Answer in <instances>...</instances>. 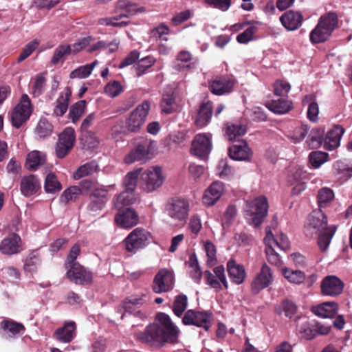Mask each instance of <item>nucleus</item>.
<instances>
[{
    "label": "nucleus",
    "mask_w": 352,
    "mask_h": 352,
    "mask_svg": "<svg viewBox=\"0 0 352 352\" xmlns=\"http://www.w3.org/2000/svg\"><path fill=\"white\" fill-rule=\"evenodd\" d=\"M309 128L307 125L302 124L295 128L290 135V138L294 143L302 141L307 135Z\"/></svg>",
    "instance_id": "61"
},
{
    "label": "nucleus",
    "mask_w": 352,
    "mask_h": 352,
    "mask_svg": "<svg viewBox=\"0 0 352 352\" xmlns=\"http://www.w3.org/2000/svg\"><path fill=\"white\" fill-rule=\"evenodd\" d=\"M280 20L285 28L289 30H295L301 25L302 16L299 12L290 10L283 14Z\"/></svg>",
    "instance_id": "26"
},
{
    "label": "nucleus",
    "mask_w": 352,
    "mask_h": 352,
    "mask_svg": "<svg viewBox=\"0 0 352 352\" xmlns=\"http://www.w3.org/2000/svg\"><path fill=\"white\" fill-rule=\"evenodd\" d=\"M151 34V36L155 39L167 41V35L169 34V28L165 24L161 23L157 27L153 29Z\"/></svg>",
    "instance_id": "58"
},
{
    "label": "nucleus",
    "mask_w": 352,
    "mask_h": 352,
    "mask_svg": "<svg viewBox=\"0 0 352 352\" xmlns=\"http://www.w3.org/2000/svg\"><path fill=\"white\" fill-rule=\"evenodd\" d=\"M189 203L184 199H177V220L184 224L188 215Z\"/></svg>",
    "instance_id": "56"
},
{
    "label": "nucleus",
    "mask_w": 352,
    "mask_h": 352,
    "mask_svg": "<svg viewBox=\"0 0 352 352\" xmlns=\"http://www.w3.org/2000/svg\"><path fill=\"white\" fill-rule=\"evenodd\" d=\"M45 189L47 192H56L61 190V184L55 174L51 173L46 176Z\"/></svg>",
    "instance_id": "51"
},
{
    "label": "nucleus",
    "mask_w": 352,
    "mask_h": 352,
    "mask_svg": "<svg viewBox=\"0 0 352 352\" xmlns=\"http://www.w3.org/2000/svg\"><path fill=\"white\" fill-rule=\"evenodd\" d=\"M334 198L333 190L328 188H323L318 191V202L319 206L323 207Z\"/></svg>",
    "instance_id": "55"
},
{
    "label": "nucleus",
    "mask_w": 352,
    "mask_h": 352,
    "mask_svg": "<svg viewBox=\"0 0 352 352\" xmlns=\"http://www.w3.org/2000/svg\"><path fill=\"white\" fill-rule=\"evenodd\" d=\"M246 128L241 124H232L228 126L226 131V135L230 140H233L237 137L244 135Z\"/></svg>",
    "instance_id": "54"
},
{
    "label": "nucleus",
    "mask_w": 352,
    "mask_h": 352,
    "mask_svg": "<svg viewBox=\"0 0 352 352\" xmlns=\"http://www.w3.org/2000/svg\"><path fill=\"white\" fill-rule=\"evenodd\" d=\"M324 131L319 128H314L306 141L310 148H316L321 146L323 140Z\"/></svg>",
    "instance_id": "43"
},
{
    "label": "nucleus",
    "mask_w": 352,
    "mask_h": 352,
    "mask_svg": "<svg viewBox=\"0 0 352 352\" xmlns=\"http://www.w3.org/2000/svg\"><path fill=\"white\" fill-rule=\"evenodd\" d=\"M72 96V89L67 87L64 91L60 94L56 101V106L54 109L53 114L57 117L63 116L67 111L69 100Z\"/></svg>",
    "instance_id": "25"
},
{
    "label": "nucleus",
    "mask_w": 352,
    "mask_h": 352,
    "mask_svg": "<svg viewBox=\"0 0 352 352\" xmlns=\"http://www.w3.org/2000/svg\"><path fill=\"white\" fill-rule=\"evenodd\" d=\"M31 113L30 100L28 95L23 94L20 102L15 107L12 113L11 120L12 125L17 129L19 128L27 121Z\"/></svg>",
    "instance_id": "6"
},
{
    "label": "nucleus",
    "mask_w": 352,
    "mask_h": 352,
    "mask_svg": "<svg viewBox=\"0 0 352 352\" xmlns=\"http://www.w3.org/2000/svg\"><path fill=\"white\" fill-rule=\"evenodd\" d=\"M53 129V125L45 118H41L34 129V133L39 139H45L52 135Z\"/></svg>",
    "instance_id": "37"
},
{
    "label": "nucleus",
    "mask_w": 352,
    "mask_h": 352,
    "mask_svg": "<svg viewBox=\"0 0 352 352\" xmlns=\"http://www.w3.org/2000/svg\"><path fill=\"white\" fill-rule=\"evenodd\" d=\"M175 88L173 87H167L164 91L161 102L162 111L166 114L173 111V105L175 103Z\"/></svg>",
    "instance_id": "31"
},
{
    "label": "nucleus",
    "mask_w": 352,
    "mask_h": 352,
    "mask_svg": "<svg viewBox=\"0 0 352 352\" xmlns=\"http://www.w3.org/2000/svg\"><path fill=\"white\" fill-rule=\"evenodd\" d=\"M149 110L150 103L148 101H144L139 104L126 120L127 129L131 132L139 131L146 120Z\"/></svg>",
    "instance_id": "4"
},
{
    "label": "nucleus",
    "mask_w": 352,
    "mask_h": 352,
    "mask_svg": "<svg viewBox=\"0 0 352 352\" xmlns=\"http://www.w3.org/2000/svg\"><path fill=\"white\" fill-rule=\"evenodd\" d=\"M80 195V189L77 186L68 188L61 194L60 202L63 204H67L70 201H74Z\"/></svg>",
    "instance_id": "47"
},
{
    "label": "nucleus",
    "mask_w": 352,
    "mask_h": 352,
    "mask_svg": "<svg viewBox=\"0 0 352 352\" xmlns=\"http://www.w3.org/2000/svg\"><path fill=\"white\" fill-rule=\"evenodd\" d=\"M116 223L122 228H131L135 226L138 222V215L136 212L131 208H126L125 210H119L115 217Z\"/></svg>",
    "instance_id": "19"
},
{
    "label": "nucleus",
    "mask_w": 352,
    "mask_h": 352,
    "mask_svg": "<svg viewBox=\"0 0 352 352\" xmlns=\"http://www.w3.org/2000/svg\"><path fill=\"white\" fill-rule=\"evenodd\" d=\"M46 83V78L43 74H38L35 79L34 85L32 87L34 97L40 96L45 90Z\"/></svg>",
    "instance_id": "59"
},
{
    "label": "nucleus",
    "mask_w": 352,
    "mask_h": 352,
    "mask_svg": "<svg viewBox=\"0 0 352 352\" xmlns=\"http://www.w3.org/2000/svg\"><path fill=\"white\" fill-rule=\"evenodd\" d=\"M76 324L74 322H68L58 329L54 333V337L62 342H70L75 335Z\"/></svg>",
    "instance_id": "29"
},
{
    "label": "nucleus",
    "mask_w": 352,
    "mask_h": 352,
    "mask_svg": "<svg viewBox=\"0 0 352 352\" xmlns=\"http://www.w3.org/2000/svg\"><path fill=\"white\" fill-rule=\"evenodd\" d=\"M328 227L327 217L322 210H314L307 219L305 232L307 236L313 237Z\"/></svg>",
    "instance_id": "7"
},
{
    "label": "nucleus",
    "mask_w": 352,
    "mask_h": 352,
    "mask_svg": "<svg viewBox=\"0 0 352 352\" xmlns=\"http://www.w3.org/2000/svg\"><path fill=\"white\" fill-rule=\"evenodd\" d=\"M224 191V185L222 182L216 181L212 182L203 195V203L207 206H213L221 197Z\"/></svg>",
    "instance_id": "16"
},
{
    "label": "nucleus",
    "mask_w": 352,
    "mask_h": 352,
    "mask_svg": "<svg viewBox=\"0 0 352 352\" xmlns=\"http://www.w3.org/2000/svg\"><path fill=\"white\" fill-rule=\"evenodd\" d=\"M40 261V255L38 251L33 250L25 260L24 270L27 272L34 271Z\"/></svg>",
    "instance_id": "52"
},
{
    "label": "nucleus",
    "mask_w": 352,
    "mask_h": 352,
    "mask_svg": "<svg viewBox=\"0 0 352 352\" xmlns=\"http://www.w3.org/2000/svg\"><path fill=\"white\" fill-rule=\"evenodd\" d=\"M40 188L38 179L33 175L25 176L21 181V192L25 197H30L35 193Z\"/></svg>",
    "instance_id": "24"
},
{
    "label": "nucleus",
    "mask_w": 352,
    "mask_h": 352,
    "mask_svg": "<svg viewBox=\"0 0 352 352\" xmlns=\"http://www.w3.org/2000/svg\"><path fill=\"white\" fill-rule=\"evenodd\" d=\"M291 89L290 85L283 80H277L274 84V94L279 96H285Z\"/></svg>",
    "instance_id": "64"
},
{
    "label": "nucleus",
    "mask_w": 352,
    "mask_h": 352,
    "mask_svg": "<svg viewBox=\"0 0 352 352\" xmlns=\"http://www.w3.org/2000/svg\"><path fill=\"white\" fill-rule=\"evenodd\" d=\"M98 64V61L95 60L91 64H87L84 66L79 67L78 68L72 71L70 74L71 78H85L88 77L92 72L94 67Z\"/></svg>",
    "instance_id": "48"
},
{
    "label": "nucleus",
    "mask_w": 352,
    "mask_h": 352,
    "mask_svg": "<svg viewBox=\"0 0 352 352\" xmlns=\"http://www.w3.org/2000/svg\"><path fill=\"white\" fill-rule=\"evenodd\" d=\"M154 59L151 56H146L140 59L135 65L138 76H140L142 75L147 69L154 64Z\"/></svg>",
    "instance_id": "60"
},
{
    "label": "nucleus",
    "mask_w": 352,
    "mask_h": 352,
    "mask_svg": "<svg viewBox=\"0 0 352 352\" xmlns=\"http://www.w3.org/2000/svg\"><path fill=\"white\" fill-rule=\"evenodd\" d=\"M86 103L85 100H82L74 103L70 107L69 117L72 119L74 123L76 122L85 113Z\"/></svg>",
    "instance_id": "46"
},
{
    "label": "nucleus",
    "mask_w": 352,
    "mask_h": 352,
    "mask_svg": "<svg viewBox=\"0 0 352 352\" xmlns=\"http://www.w3.org/2000/svg\"><path fill=\"white\" fill-rule=\"evenodd\" d=\"M344 129L340 125H335L330 129L324 139V146L328 150H333L340 146Z\"/></svg>",
    "instance_id": "21"
},
{
    "label": "nucleus",
    "mask_w": 352,
    "mask_h": 352,
    "mask_svg": "<svg viewBox=\"0 0 352 352\" xmlns=\"http://www.w3.org/2000/svg\"><path fill=\"white\" fill-rule=\"evenodd\" d=\"M309 162L314 168H319L328 160V154L322 151H313L309 155Z\"/></svg>",
    "instance_id": "53"
},
{
    "label": "nucleus",
    "mask_w": 352,
    "mask_h": 352,
    "mask_svg": "<svg viewBox=\"0 0 352 352\" xmlns=\"http://www.w3.org/2000/svg\"><path fill=\"white\" fill-rule=\"evenodd\" d=\"M268 203L267 198L261 196L246 201L245 217L248 222L254 226H259L267 214Z\"/></svg>",
    "instance_id": "2"
},
{
    "label": "nucleus",
    "mask_w": 352,
    "mask_h": 352,
    "mask_svg": "<svg viewBox=\"0 0 352 352\" xmlns=\"http://www.w3.org/2000/svg\"><path fill=\"white\" fill-rule=\"evenodd\" d=\"M150 237L146 230L140 228L134 229L124 240L126 250L133 252L144 248L148 243Z\"/></svg>",
    "instance_id": "9"
},
{
    "label": "nucleus",
    "mask_w": 352,
    "mask_h": 352,
    "mask_svg": "<svg viewBox=\"0 0 352 352\" xmlns=\"http://www.w3.org/2000/svg\"><path fill=\"white\" fill-rule=\"evenodd\" d=\"M273 280L274 277L272 269L266 263H263L260 272L252 281V292L254 294H258L263 289L269 287L273 283Z\"/></svg>",
    "instance_id": "10"
},
{
    "label": "nucleus",
    "mask_w": 352,
    "mask_h": 352,
    "mask_svg": "<svg viewBox=\"0 0 352 352\" xmlns=\"http://www.w3.org/2000/svg\"><path fill=\"white\" fill-rule=\"evenodd\" d=\"M302 104H308L307 109V118L313 122H316L318 120L319 107L318 103L316 102V97L314 95H307L302 99Z\"/></svg>",
    "instance_id": "32"
},
{
    "label": "nucleus",
    "mask_w": 352,
    "mask_h": 352,
    "mask_svg": "<svg viewBox=\"0 0 352 352\" xmlns=\"http://www.w3.org/2000/svg\"><path fill=\"white\" fill-rule=\"evenodd\" d=\"M76 140L75 131L72 127H67L58 137L56 144V155L58 158L65 157L74 146Z\"/></svg>",
    "instance_id": "8"
},
{
    "label": "nucleus",
    "mask_w": 352,
    "mask_h": 352,
    "mask_svg": "<svg viewBox=\"0 0 352 352\" xmlns=\"http://www.w3.org/2000/svg\"><path fill=\"white\" fill-rule=\"evenodd\" d=\"M344 287L343 281L336 276H325L321 281V293L324 296L336 297L340 295Z\"/></svg>",
    "instance_id": "11"
},
{
    "label": "nucleus",
    "mask_w": 352,
    "mask_h": 352,
    "mask_svg": "<svg viewBox=\"0 0 352 352\" xmlns=\"http://www.w3.org/2000/svg\"><path fill=\"white\" fill-rule=\"evenodd\" d=\"M142 168H139L126 174L124 178L123 184L126 191L133 192L136 188L138 176L142 172Z\"/></svg>",
    "instance_id": "41"
},
{
    "label": "nucleus",
    "mask_w": 352,
    "mask_h": 352,
    "mask_svg": "<svg viewBox=\"0 0 352 352\" xmlns=\"http://www.w3.org/2000/svg\"><path fill=\"white\" fill-rule=\"evenodd\" d=\"M67 269V278L78 285L89 284L92 280V274L79 263H74Z\"/></svg>",
    "instance_id": "12"
},
{
    "label": "nucleus",
    "mask_w": 352,
    "mask_h": 352,
    "mask_svg": "<svg viewBox=\"0 0 352 352\" xmlns=\"http://www.w3.org/2000/svg\"><path fill=\"white\" fill-rule=\"evenodd\" d=\"M331 35L330 32L317 24L316 28L310 32L309 38L312 43H320L327 41Z\"/></svg>",
    "instance_id": "39"
},
{
    "label": "nucleus",
    "mask_w": 352,
    "mask_h": 352,
    "mask_svg": "<svg viewBox=\"0 0 352 352\" xmlns=\"http://www.w3.org/2000/svg\"><path fill=\"white\" fill-rule=\"evenodd\" d=\"M117 11H124L125 13L121 14L122 17H128L129 16L135 15L139 13H144L146 11V8L140 6L135 3H133L126 0H118L116 5Z\"/></svg>",
    "instance_id": "22"
},
{
    "label": "nucleus",
    "mask_w": 352,
    "mask_h": 352,
    "mask_svg": "<svg viewBox=\"0 0 352 352\" xmlns=\"http://www.w3.org/2000/svg\"><path fill=\"white\" fill-rule=\"evenodd\" d=\"M153 142H144L142 144H140L137 147L132 150L128 155L124 157V162L126 164H132L136 161L146 162L150 160L151 148Z\"/></svg>",
    "instance_id": "15"
},
{
    "label": "nucleus",
    "mask_w": 352,
    "mask_h": 352,
    "mask_svg": "<svg viewBox=\"0 0 352 352\" xmlns=\"http://www.w3.org/2000/svg\"><path fill=\"white\" fill-rule=\"evenodd\" d=\"M135 338L142 344L160 348L166 343L175 342L176 326L168 314L160 312L156 314L155 322L135 333Z\"/></svg>",
    "instance_id": "1"
},
{
    "label": "nucleus",
    "mask_w": 352,
    "mask_h": 352,
    "mask_svg": "<svg viewBox=\"0 0 352 352\" xmlns=\"http://www.w3.org/2000/svg\"><path fill=\"white\" fill-rule=\"evenodd\" d=\"M235 79L233 76H223L217 77L210 84L211 92L217 96L229 94L232 91Z\"/></svg>",
    "instance_id": "14"
},
{
    "label": "nucleus",
    "mask_w": 352,
    "mask_h": 352,
    "mask_svg": "<svg viewBox=\"0 0 352 352\" xmlns=\"http://www.w3.org/2000/svg\"><path fill=\"white\" fill-rule=\"evenodd\" d=\"M227 270L234 283L240 285L244 282L246 273L243 265L237 264L234 260H230L227 263Z\"/></svg>",
    "instance_id": "23"
},
{
    "label": "nucleus",
    "mask_w": 352,
    "mask_h": 352,
    "mask_svg": "<svg viewBox=\"0 0 352 352\" xmlns=\"http://www.w3.org/2000/svg\"><path fill=\"white\" fill-rule=\"evenodd\" d=\"M98 168V164L95 161H91L80 166L74 173V178L79 179L83 177H86L94 173Z\"/></svg>",
    "instance_id": "42"
},
{
    "label": "nucleus",
    "mask_w": 352,
    "mask_h": 352,
    "mask_svg": "<svg viewBox=\"0 0 352 352\" xmlns=\"http://www.w3.org/2000/svg\"><path fill=\"white\" fill-rule=\"evenodd\" d=\"M266 236L264 239L265 245H270L278 248L281 250H287L290 247L289 241L286 235L283 233H280L274 236L270 227L265 229Z\"/></svg>",
    "instance_id": "18"
},
{
    "label": "nucleus",
    "mask_w": 352,
    "mask_h": 352,
    "mask_svg": "<svg viewBox=\"0 0 352 352\" xmlns=\"http://www.w3.org/2000/svg\"><path fill=\"white\" fill-rule=\"evenodd\" d=\"M143 304V300L140 298H131L126 299L122 302L121 309L124 310L121 318L123 319L125 314L129 313L132 314L137 310V308Z\"/></svg>",
    "instance_id": "45"
},
{
    "label": "nucleus",
    "mask_w": 352,
    "mask_h": 352,
    "mask_svg": "<svg viewBox=\"0 0 352 352\" xmlns=\"http://www.w3.org/2000/svg\"><path fill=\"white\" fill-rule=\"evenodd\" d=\"M81 133L82 140L89 149H94L98 146L100 140L94 131L91 130L81 132Z\"/></svg>",
    "instance_id": "49"
},
{
    "label": "nucleus",
    "mask_w": 352,
    "mask_h": 352,
    "mask_svg": "<svg viewBox=\"0 0 352 352\" xmlns=\"http://www.w3.org/2000/svg\"><path fill=\"white\" fill-rule=\"evenodd\" d=\"M318 24L332 34L334 30L338 27V15L333 12L323 14L320 17Z\"/></svg>",
    "instance_id": "34"
},
{
    "label": "nucleus",
    "mask_w": 352,
    "mask_h": 352,
    "mask_svg": "<svg viewBox=\"0 0 352 352\" xmlns=\"http://www.w3.org/2000/svg\"><path fill=\"white\" fill-rule=\"evenodd\" d=\"M211 149L210 138L205 133L197 134L192 142L191 153L200 158L207 157Z\"/></svg>",
    "instance_id": "13"
},
{
    "label": "nucleus",
    "mask_w": 352,
    "mask_h": 352,
    "mask_svg": "<svg viewBox=\"0 0 352 352\" xmlns=\"http://www.w3.org/2000/svg\"><path fill=\"white\" fill-rule=\"evenodd\" d=\"M72 54V48L69 45H60L55 49L51 62L53 65L58 64L65 56Z\"/></svg>",
    "instance_id": "50"
},
{
    "label": "nucleus",
    "mask_w": 352,
    "mask_h": 352,
    "mask_svg": "<svg viewBox=\"0 0 352 352\" xmlns=\"http://www.w3.org/2000/svg\"><path fill=\"white\" fill-rule=\"evenodd\" d=\"M218 174L221 178H229L234 175V169L228 166L226 160L219 161L217 166Z\"/></svg>",
    "instance_id": "62"
},
{
    "label": "nucleus",
    "mask_w": 352,
    "mask_h": 352,
    "mask_svg": "<svg viewBox=\"0 0 352 352\" xmlns=\"http://www.w3.org/2000/svg\"><path fill=\"white\" fill-rule=\"evenodd\" d=\"M173 271L166 268L160 269L154 277L152 290L156 294L167 292L173 289Z\"/></svg>",
    "instance_id": "5"
},
{
    "label": "nucleus",
    "mask_w": 352,
    "mask_h": 352,
    "mask_svg": "<svg viewBox=\"0 0 352 352\" xmlns=\"http://www.w3.org/2000/svg\"><path fill=\"white\" fill-rule=\"evenodd\" d=\"M204 250L206 253L208 260L207 263L209 266H213L216 261V248L210 241H206L204 243Z\"/></svg>",
    "instance_id": "63"
},
{
    "label": "nucleus",
    "mask_w": 352,
    "mask_h": 352,
    "mask_svg": "<svg viewBox=\"0 0 352 352\" xmlns=\"http://www.w3.org/2000/svg\"><path fill=\"white\" fill-rule=\"evenodd\" d=\"M212 324V314L210 312H195V324L199 327H203L208 331Z\"/></svg>",
    "instance_id": "44"
},
{
    "label": "nucleus",
    "mask_w": 352,
    "mask_h": 352,
    "mask_svg": "<svg viewBox=\"0 0 352 352\" xmlns=\"http://www.w3.org/2000/svg\"><path fill=\"white\" fill-rule=\"evenodd\" d=\"M281 272L284 278L292 284H301L305 279V274L300 270H294L288 267H284Z\"/></svg>",
    "instance_id": "38"
},
{
    "label": "nucleus",
    "mask_w": 352,
    "mask_h": 352,
    "mask_svg": "<svg viewBox=\"0 0 352 352\" xmlns=\"http://www.w3.org/2000/svg\"><path fill=\"white\" fill-rule=\"evenodd\" d=\"M266 107L276 114H284L292 109V102L285 99L272 100L266 104Z\"/></svg>",
    "instance_id": "35"
},
{
    "label": "nucleus",
    "mask_w": 352,
    "mask_h": 352,
    "mask_svg": "<svg viewBox=\"0 0 352 352\" xmlns=\"http://www.w3.org/2000/svg\"><path fill=\"white\" fill-rule=\"evenodd\" d=\"M45 162L46 155L45 153L38 151H33L28 154L25 166L28 170L34 171L43 166Z\"/></svg>",
    "instance_id": "27"
},
{
    "label": "nucleus",
    "mask_w": 352,
    "mask_h": 352,
    "mask_svg": "<svg viewBox=\"0 0 352 352\" xmlns=\"http://www.w3.org/2000/svg\"><path fill=\"white\" fill-rule=\"evenodd\" d=\"M338 305L335 302H326L315 307L314 313L321 318H333L338 312Z\"/></svg>",
    "instance_id": "30"
},
{
    "label": "nucleus",
    "mask_w": 352,
    "mask_h": 352,
    "mask_svg": "<svg viewBox=\"0 0 352 352\" xmlns=\"http://www.w3.org/2000/svg\"><path fill=\"white\" fill-rule=\"evenodd\" d=\"M21 237L13 233L4 239L0 243V251L6 255H12L19 253L22 250Z\"/></svg>",
    "instance_id": "17"
},
{
    "label": "nucleus",
    "mask_w": 352,
    "mask_h": 352,
    "mask_svg": "<svg viewBox=\"0 0 352 352\" xmlns=\"http://www.w3.org/2000/svg\"><path fill=\"white\" fill-rule=\"evenodd\" d=\"M275 311L279 315L284 314L286 317L291 318L296 313L297 306L294 302L285 300L276 307Z\"/></svg>",
    "instance_id": "40"
},
{
    "label": "nucleus",
    "mask_w": 352,
    "mask_h": 352,
    "mask_svg": "<svg viewBox=\"0 0 352 352\" xmlns=\"http://www.w3.org/2000/svg\"><path fill=\"white\" fill-rule=\"evenodd\" d=\"M164 177L160 166H153L145 170L140 176V188L146 192L158 189L164 183Z\"/></svg>",
    "instance_id": "3"
},
{
    "label": "nucleus",
    "mask_w": 352,
    "mask_h": 352,
    "mask_svg": "<svg viewBox=\"0 0 352 352\" xmlns=\"http://www.w3.org/2000/svg\"><path fill=\"white\" fill-rule=\"evenodd\" d=\"M136 201L137 197L133 192L124 190L117 196L114 206L118 210H125V206L133 204Z\"/></svg>",
    "instance_id": "36"
},
{
    "label": "nucleus",
    "mask_w": 352,
    "mask_h": 352,
    "mask_svg": "<svg viewBox=\"0 0 352 352\" xmlns=\"http://www.w3.org/2000/svg\"><path fill=\"white\" fill-rule=\"evenodd\" d=\"M336 230V226H330L318 233V244L321 251L325 252L328 249Z\"/></svg>",
    "instance_id": "33"
},
{
    "label": "nucleus",
    "mask_w": 352,
    "mask_h": 352,
    "mask_svg": "<svg viewBox=\"0 0 352 352\" xmlns=\"http://www.w3.org/2000/svg\"><path fill=\"white\" fill-rule=\"evenodd\" d=\"M1 324V327L4 330L8 331L13 336L25 330V328L22 324L14 322L12 320H3Z\"/></svg>",
    "instance_id": "57"
},
{
    "label": "nucleus",
    "mask_w": 352,
    "mask_h": 352,
    "mask_svg": "<svg viewBox=\"0 0 352 352\" xmlns=\"http://www.w3.org/2000/svg\"><path fill=\"white\" fill-rule=\"evenodd\" d=\"M229 155L234 160L247 161L250 160L252 151L247 142L241 140L229 148Z\"/></svg>",
    "instance_id": "20"
},
{
    "label": "nucleus",
    "mask_w": 352,
    "mask_h": 352,
    "mask_svg": "<svg viewBox=\"0 0 352 352\" xmlns=\"http://www.w3.org/2000/svg\"><path fill=\"white\" fill-rule=\"evenodd\" d=\"M212 113V103L210 101L204 102L200 106L195 124L204 127L210 121Z\"/></svg>",
    "instance_id": "28"
}]
</instances>
